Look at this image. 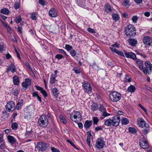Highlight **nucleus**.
<instances>
[{
    "mask_svg": "<svg viewBox=\"0 0 152 152\" xmlns=\"http://www.w3.org/2000/svg\"><path fill=\"white\" fill-rule=\"evenodd\" d=\"M129 1L128 0H123V4L125 7H129L130 5V4H129Z\"/></svg>",
    "mask_w": 152,
    "mask_h": 152,
    "instance_id": "e433bc0d",
    "label": "nucleus"
},
{
    "mask_svg": "<svg viewBox=\"0 0 152 152\" xmlns=\"http://www.w3.org/2000/svg\"><path fill=\"white\" fill-rule=\"evenodd\" d=\"M14 102L13 101H9L6 106V108L7 111L11 112L13 111L15 108Z\"/></svg>",
    "mask_w": 152,
    "mask_h": 152,
    "instance_id": "1a4fd4ad",
    "label": "nucleus"
},
{
    "mask_svg": "<svg viewBox=\"0 0 152 152\" xmlns=\"http://www.w3.org/2000/svg\"><path fill=\"white\" fill-rule=\"evenodd\" d=\"M88 31L91 33H95V31L94 29H92L90 28H88Z\"/></svg>",
    "mask_w": 152,
    "mask_h": 152,
    "instance_id": "603ef678",
    "label": "nucleus"
},
{
    "mask_svg": "<svg viewBox=\"0 0 152 152\" xmlns=\"http://www.w3.org/2000/svg\"><path fill=\"white\" fill-rule=\"evenodd\" d=\"M92 124V122L91 121H86L84 124V126L87 129L91 126Z\"/></svg>",
    "mask_w": 152,
    "mask_h": 152,
    "instance_id": "412c9836",
    "label": "nucleus"
},
{
    "mask_svg": "<svg viewBox=\"0 0 152 152\" xmlns=\"http://www.w3.org/2000/svg\"><path fill=\"white\" fill-rule=\"evenodd\" d=\"M63 58V56L60 54H57L55 56V58L57 59L58 60L61 59Z\"/></svg>",
    "mask_w": 152,
    "mask_h": 152,
    "instance_id": "a18cd8bd",
    "label": "nucleus"
},
{
    "mask_svg": "<svg viewBox=\"0 0 152 152\" xmlns=\"http://www.w3.org/2000/svg\"><path fill=\"white\" fill-rule=\"evenodd\" d=\"M39 3L42 5L44 6L45 4L46 1L45 0H38Z\"/></svg>",
    "mask_w": 152,
    "mask_h": 152,
    "instance_id": "de8ad7c7",
    "label": "nucleus"
},
{
    "mask_svg": "<svg viewBox=\"0 0 152 152\" xmlns=\"http://www.w3.org/2000/svg\"><path fill=\"white\" fill-rule=\"evenodd\" d=\"M56 76H54L53 75H51L50 83L51 84H53L56 81Z\"/></svg>",
    "mask_w": 152,
    "mask_h": 152,
    "instance_id": "cd10ccee",
    "label": "nucleus"
},
{
    "mask_svg": "<svg viewBox=\"0 0 152 152\" xmlns=\"http://www.w3.org/2000/svg\"><path fill=\"white\" fill-rule=\"evenodd\" d=\"M9 142L11 144H13L15 142L16 140L14 137L11 136L9 135L7 137Z\"/></svg>",
    "mask_w": 152,
    "mask_h": 152,
    "instance_id": "b1692460",
    "label": "nucleus"
},
{
    "mask_svg": "<svg viewBox=\"0 0 152 152\" xmlns=\"http://www.w3.org/2000/svg\"><path fill=\"white\" fill-rule=\"evenodd\" d=\"M82 85L85 92L87 93L91 92L92 91V88L89 83L84 81Z\"/></svg>",
    "mask_w": 152,
    "mask_h": 152,
    "instance_id": "39448f33",
    "label": "nucleus"
},
{
    "mask_svg": "<svg viewBox=\"0 0 152 152\" xmlns=\"http://www.w3.org/2000/svg\"><path fill=\"white\" fill-rule=\"evenodd\" d=\"M129 44L132 46H135L137 44V42L135 39L130 38L128 41Z\"/></svg>",
    "mask_w": 152,
    "mask_h": 152,
    "instance_id": "6ab92c4d",
    "label": "nucleus"
},
{
    "mask_svg": "<svg viewBox=\"0 0 152 152\" xmlns=\"http://www.w3.org/2000/svg\"><path fill=\"white\" fill-rule=\"evenodd\" d=\"M99 110L101 112L106 111V109L102 104H100L99 107Z\"/></svg>",
    "mask_w": 152,
    "mask_h": 152,
    "instance_id": "58836bf2",
    "label": "nucleus"
},
{
    "mask_svg": "<svg viewBox=\"0 0 152 152\" xmlns=\"http://www.w3.org/2000/svg\"><path fill=\"white\" fill-rule=\"evenodd\" d=\"M145 66L148 69V73L150 74L152 71V64L148 61H146L145 63Z\"/></svg>",
    "mask_w": 152,
    "mask_h": 152,
    "instance_id": "dca6fc26",
    "label": "nucleus"
},
{
    "mask_svg": "<svg viewBox=\"0 0 152 152\" xmlns=\"http://www.w3.org/2000/svg\"><path fill=\"white\" fill-rule=\"evenodd\" d=\"M73 70L76 73H79L80 72V69L77 67L74 68Z\"/></svg>",
    "mask_w": 152,
    "mask_h": 152,
    "instance_id": "8fccbe9b",
    "label": "nucleus"
},
{
    "mask_svg": "<svg viewBox=\"0 0 152 152\" xmlns=\"http://www.w3.org/2000/svg\"><path fill=\"white\" fill-rule=\"evenodd\" d=\"M1 21L2 24L3 25L5 26L7 28H9V26L7 24L5 23L4 21L2 20H1Z\"/></svg>",
    "mask_w": 152,
    "mask_h": 152,
    "instance_id": "e2e57ef3",
    "label": "nucleus"
},
{
    "mask_svg": "<svg viewBox=\"0 0 152 152\" xmlns=\"http://www.w3.org/2000/svg\"><path fill=\"white\" fill-rule=\"evenodd\" d=\"M31 84V81L28 78L26 79L25 81L22 83L23 89L24 91L26 90Z\"/></svg>",
    "mask_w": 152,
    "mask_h": 152,
    "instance_id": "9b49d317",
    "label": "nucleus"
},
{
    "mask_svg": "<svg viewBox=\"0 0 152 152\" xmlns=\"http://www.w3.org/2000/svg\"><path fill=\"white\" fill-rule=\"evenodd\" d=\"M125 32L126 35L129 37H134L136 34L135 28L134 26L131 24H129L126 26Z\"/></svg>",
    "mask_w": 152,
    "mask_h": 152,
    "instance_id": "f257e3e1",
    "label": "nucleus"
},
{
    "mask_svg": "<svg viewBox=\"0 0 152 152\" xmlns=\"http://www.w3.org/2000/svg\"><path fill=\"white\" fill-rule=\"evenodd\" d=\"M112 125L117 126L118 125L120 121V118L118 115L114 116L112 119Z\"/></svg>",
    "mask_w": 152,
    "mask_h": 152,
    "instance_id": "ddd939ff",
    "label": "nucleus"
},
{
    "mask_svg": "<svg viewBox=\"0 0 152 152\" xmlns=\"http://www.w3.org/2000/svg\"><path fill=\"white\" fill-rule=\"evenodd\" d=\"M116 53L121 56H124L123 53L121 51L118 50Z\"/></svg>",
    "mask_w": 152,
    "mask_h": 152,
    "instance_id": "680f3d73",
    "label": "nucleus"
},
{
    "mask_svg": "<svg viewBox=\"0 0 152 152\" xmlns=\"http://www.w3.org/2000/svg\"><path fill=\"white\" fill-rule=\"evenodd\" d=\"M138 18V17L136 15L134 16L132 18L133 22L134 23H136Z\"/></svg>",
    "mask_w": 152,
    "mask_h": 152,
    "instance_id": "79ce46f5",
    "label": "nucleus"
},
{
    "mask_svg": "<svg viewBox=\"0 0 152 152\" xmlns=\"http://www.w3.org/2000/svg\"><path fill=\"white\" fill-rule=\"evenodd\" d=\"M128 129L129 132L132 134H135L137 132L136 130L134 128L130 127Z\"/></svg>",
    "mask_w": 152,
    "mask_h": 152,
    "instance_id": "72a5a7b5",
    "label": "nucleus"
},
{
    "mask_svg": "<svg viewBox=\"0 0 152 152\" xmlns=\"http://www.w3.org/2000/svg\"><path fill=\"white\" fill-rule=\"evenodd\" d=\"M136 63L139 66L141 65H143V63L142 61L140 60H137V61Z\"/></svg>",
    "mask_w": 152,
    "mask_h": 152,
    "instance_id": "bf43d9fd",
    "label": "nucleus"
},
{
    "mask_svg": "<svg viewBox=\"0 0 152 152\" xmlns=\"http://www.w3.org/2000/svg\"><path fill=\"white\" fill-rule=\"evenodd\" d=\"M142 131L143 134H144L146 135L149 132V130L148 129H144L142 130Z\"/></svg>",
    "mask_w": 152,
    "mask_h": 152,
    "instance_id": "3c124183",
    "label": "nucleus"
},
{
    "mask_svg": "<svg viewBox=\"0 0 152 152\" xmlns=\"http://www.w3.org/2000/svg\"><path fill=\"white\" fill-rule=\"evenodd\" d=\"M110 99L113 102H116L119 101L121 98V94L117 92L113 91L109 94Z\"/></svg>",
    "mask_w": 152,
    "mask_h": 152,
    "instance_id": "20e7f679",
    "label": "nucleus"
},
{
    "mask_svg": "<svg viewBox=\"0 0 152 152\" xmlns=\"http://www.w3.org/2000/svg\"><path fill=\"white\" fill-rule=\"evenodd\" d=\"M104 124L107 126H111V125H112V119H107L105 120Z\"/></svg>",
    "mask_w": 152,
    "mask_h": 152,
    "instance_id": "bb28decb",
    "label": "nucleus"
},
{
    "mask_svg": "<svg viewBox=\"0 0 152 152\" xmlns=\"http://www.w3.org/2000/svg\"><path fill=\"white\" fill-rule=\"evenodd\" d=\"M13 82L15 85H18L19 84V79L18 76L15 75L13 77Z\"/></svg>",
    "mask_w": 152,
    "mask_h": 152,
    "instance_id": "4be33fe9",
    "label": "nucleus"
},
{
    "mask_svg": "<svg viewBox=\"0 0 152 152\" xmlns=\"http://www.w3.org/2000/svg\"><path fill=\"white\" fill-rule=\"evenodd\" d=\"M49 16L52 17H55L57 16V14L55 9L52 8L49 11Z\"/></svg>",
    "mask_w": 152,
    "mask_h": 152,
    "instance_id": "f3484780",
    "label": "nucleus"
},
{
    "mask_svg": "<svg viewBox=\"0 0 152 152\" xmlns=\"http://www.w3.org/2000/svg\"><path fill=\"white\" fill-rule=\"evenodd\" d=\"M48 120L47 117L44 115H42L39 118L38 123L39 126L42 127H45L48 124Z\"/></svg>",
    "mask_w": 152,
    "mask_h": 152,
    "instance_id": "7ed1b4c3",
    "label": "nucleus"
},
{
    "mask_svg": "<svg viewBox=\"0 0 152 152\" xmlns=\"http://www.w3.org/2000/svg\"><path fill=\"white\" fill-rule=\"evenodd\" d=\"M19 88L15 89L14 90L12 94L15 96L16 98L18 97V94L19 92Z\"/></svg>",
    "mask_w": 152,
    "mask_h": 152,
    "instance_id": "ea45409f",
    "label": "nucleus"
},
{
    "mask_svg": "<svg viewBox=\"0 0 152 152\" xmlns=\"http://www.w3.org/2000/svg\"><path fill=\"white\" fill-rule=\"evenodd\" d=\"M70 118L72 121L76 122L80 121L82 117L80 112L74 110L70 114Z\"/></svg>",
    "mask_w": 152,
    "mask_h": 152,
    "instance_id": "f03ea898",
    "label": "nucleus"
},
{
    "mask_svg": "<svg viewBox=\"0 0 152 152\" xmlns=\"http://www.w3.org/2000/svg\"><path fill=\"white\" fill-rule=\"evenodd\" d=\"M52 92L54 96L56 98H57L59 94L58 89L56 88H53L52 89Z\"/></svg>",
    "mask_w": 152,
    "mask_h": 152,
    "instance_id": "393cba45",
    "label": "nucleus"
},
{
    "mask_svg": "<svg viewBox=\"0 0 152 152\" xmlns=\"http://www.w3.org/2000/svg\"><path fill=\"white\" fill-rule=\"evenodd\" d=\"M10 70H11L13 73L16 72L15 67L13 64H11L10 66L8 67L6 72L8 73Z\"/></svg>",
    "mask_w": 152,
    "mask_h": 152,
    "instance_id": "a211bd4d",
    "label": "nucleus"
},
{
    "mask_svg": "<svg viewBox=\"0 0 152 152\" xmlns=\"http://www.w3.org/2000/svg\"><path fill=\"white\" fill-rule=\"evenodd\" d=\"M142 70H143V73L145 74H147V72L148 73V69L146 68H144Z\"/></svg>",
    "mask_w": 152,
    "mask_h": 152,
    "instance_id": "338daca9",
    "label": "nucleus"
},
{
    "mask_svg": "<svg viewBox=\"0 0 152 152\" xmlns=\"http://www.w3.org/2000/svg\"><path fill=\"white\" fill-rule=\"evenodd\" d=\"M93 119L94 124H97L99 121L98 118L97 117H94L93 118Z\"/></svg>",
    "mask_w": 152,
    "mask_h": 152,
    "instance_id": "a19ab883",
    "label": "nucleus"
},
{
    "mask_svg": "<svg viewBox=\"0 0 152 152\" xmlns=\"http://www.w3.org/2000/svg\"><path fill=\"white\" fill-rule=\"evenodd\" d=\"M1 12L4 15H7L9 13V10L7 8H5L1 9Z\"/></svg>",
    "mask_w": 152,
    "mask_h": 152,
    "instance_id": "c756f323",
    "label": "nucleus"
},
{
    "mask_svg": "<svg viewBox=\"0 0 152 152\" xmlns=\"http://www.w3.org/2000/svg\"><path fill=\"white\" fill-rule=\"evenodd\" d=\"M14 7L15 9H18L19 8V2L15 3L14 4Z\"/></svg>",
    "mask_w": 152,
    "mask_h": 152,
    "instance_id": "6e6d98bb",
    "label": "nucleus"
},
{
    "mask_svg": "<svg viewBox=\"0 0 152 152\" xmlns=\"http://www.w3.org/2000/svg\"><path fill=\"white\" fill-rule=\"evenodd\" d=\"M58 51L59 53L64 54L66 56H68V55L66 54V52L63 50L60 49H58Z\"/></svg>",
    "mask_w": 152,
    "mask_h": 152,
    "instance_id": "5fc2aeb1",
    "label": "nucleus"
},
{
    "mask_svg": "<svg viewBox=\"0 0 152 152\" xmlns=\"http://www.w3.org/2000/svg\"><path fill=\"white\" fill-rule=\"evenodd\" d=\"M25 65L26 66L28 67V69L32 72V69L30 67V65H29L28 63L26 62L25 63Z\"/></svg>",
    "mask_w": 152,
    "mask_h": 152,
    "instance_id": "4d7b16f0",
    "label": "nucleus"
},
{
    "mask_svg": "<svg viewBox=\"0 0 152 152\" xmlns=\"http://www.w3.org/2000/svg\"><path fill=\"white\" fill-rule=\"evenodd\" d=\"M61 122L64 124H65L66 123V121L64 117L62 115H60L59 117Z\"/></svg>",
    "mask_w": 152,
    "mask_h": 152,
    "instance_id": "c9c22d12",
    "label": "nucleus"
},
{
    "mask_svg": "<svg viewBox=\"0 0 152 152\" xmlns=\"http://www.w3.org/2000/svg\"><path fill=\"white\" fill-rule=\"evenodd\" d=\"M135 89L136 88L134 86L131 85L128 87L127 90L128 92L132 93L134 92Z\"/></svg>",
    "mask_w": 152,
    "mask_h": 152,
    "instance_id": "5701e85b",
    "label": "nucleus"
},
{
    "mask_svg": "<svg viewBox=\"0 0 152 152\" xmlns=\"http://www.w3.org/2000/svg\"><path fill=\"white\" fill-rule=\"evenodd\" d=\"M70 54L73 57H75L76 54V52L75 50H72L70 52Z\"/></svg>",
    "mask_w": 152,
    "mask_h": 152,
    "instance_id": "37998d69",
    "label": "nucleus"
},
{
    "mask_svg": "<svg viewBox=\"0 0 152 152\" xmlns=\"http://www.w3.org/2000/svg\"><path fill=\"white\" fill-rule=\"evenodd\" d=\"M18 126V124L16 123H13L11 126L12 129L14 130H16Z\"/></svg>",
    "mask_w": 152,
    "mask_h": 152,
    "instance_id": "473e14b6",
    "label": "nucleus"
},
{
    "mask_svg": "<svg viewBox=\"0 0 152 152\" xmlns=\"http://www.w3.org/2000/svg\"><path fill=\"white\" fill-rule=\"evenodd\" d=\"M104 145V142L102 138L101 137L99 138L97 140L96 143V147L99 149L103 148Z\"/></svg>",
    "mask_w": 152,
    "mask_h": 152,
    "instance_id": "f8f14e48",
    "label": "nucleus"
},
{
    "mask_svg": "<svg viewBox=\"0 0 152 152\" xmlns=\"http://www.w3.org/2000/svg\"><path fill=\"white\" fill-rule=\"evenodd\" d=\"M31 18L34 20H36L37 19L36 14L35 13H32L31 15Z\"/></svg>",
    "mask_w": 152,
    "mask_h": 152,
    "instance_id": "09e8293b",
    "label": "nucleus"
},
{
    "mask_svg": "<svg viewBox=\"0 0 152 152\" xmlns=\"http://www.w3.org/2000/svg\"><path fill=\"white\" fill-rule=\"evenodd\" d=\"M5 48L3 44H0V52H2L4 50V48Z\"/></svg>",
    "mask_w": 152,
    "mask_h": 152,
    "instance_id": "864d4df0",
    "label": "nucleus"
},
{
    "mask_svg": "<svg viewBox=\"0 0 152 152\" xmlns=\"http://www.w3.org/2000/svg\"><path fill=\"white\" fill-rule=\"evenodd\" d=\"M121 122L122 124L126 125L129 123V121L127 118H124L121 120Z\"/></svg>",
    "mask_w": 152,
    "mask_h": 152,
    "instance_id": "7c9ffc66",
    "label": "nucleus"
},
{
    "mask_svg": "<svg viewBox=\"0 0 152 152\" xmlns=\"http://www.w3.org/2000/svg\"><path fill=\"white\" fill-rule=\"evenodd\" d=\"M91 107V109L93 111L96 110H97L98 108L97 104L96 103H94L92 105Z\"/></svg>",
    "mask_w": 152,
    "mask_h": 152,
    "instance_id": "2f4dec72",
    "label": "nucleus"
},
{
    "mask_svg": "<svg viewBox=\"0 0 152 152\" xmlns=\"http://www.w3.org/2000/svg\"><path fill=\"white\" fill-rule=\"evenodd\" d=\"M143 42L146 45H150L152 43V38L149 36H145L143 38Z\"/></svg>",
    "mask_w": 152,
    "mask_h": 152,
    "instance_id": "4468645a",
    "label": "nucleus"
},
{
    "mask_svg": "<svg viewBox=\"0 0 152 152\" xmlns=\"http://www.w3.org/2000/svg\"><path fill=\"white\" fill-rule=\"evenodd\" d=\"M139 107L145 112L147 111L146 110L141 104H139Z\"/></svg>",
    "mask_w": 152,
    "mask_h": 152,
    "instance_id": "69168bd1",
    "label": "nucleus"
},
{
    "mask_svg": "<svg viewBox=\"0 0 152 152\" xmlns=\"http://www.w3.org/2000/svg\"><path fill=\"white\" fill-rule=\"evenodd\" d=\"M78 5L81 7H84L85 5V0H76Z\"/></svg>",
    "mask_w": 152,
    "mask_h": 152,
    "instance_id": "aec40b11",
    "label": "nucleus"
},
{
    "mask_svg": "<svg viewBox=\"0 0 152 152\" xmlns=\"http://www.w3.org/2000/svg\"><path fill=\"white\" fill-rule=\"evenodd\" d=\"M35 86L36 88V89L37 90H39L40 91H42V90L43 89V88H42L40 87H39L38 86Z\"/></svg>",
    "mask_w": 152,
    "mask_h": 152,
    "instance_id": "0e129e2a",
    "label": "nucleus"
},
{
    "mask_svg": "<svg viewBox=\"0 0 152 152\" xmlns=\"http://www.w3.org/2000/svg\"><path fill=\"white\" fill-rule=\"evenodd\" d=\"M102 116L100 118L102 120L105 117L108 116L110 115V114L109 113H107L106 111L102 112Z\"/></svg>",
    "mask_w": 152,
    "mask_h": 152,
    "instance_id": "c85d7f7f",
    "label": "nucleus"
},
{
    "mask_svg": "<svg viewBox=\"0 0 152 152\" xmlns=\"http://www.w3.org/2000/svg\"><path fill=\"white\" fill-rule=\"evenodd\" d=\"M124 54L126 57L127 58H131L134 60L136 59L137 58L135 55L132 52L127 53L125 52Z\"/></svg>",
    "mask_w": 152,
    "mask_h": 152,
    "instance_id": "2eb2a0df",
    "label": "nucleus"
},
{
    "mask_svg": "<svg viewBox=\"0 0 152 152\" xmlns=\"http://www.w3.org/2000/svg\"><path fill=\"white\" fill-rule=\"evenodd\" d=\"M112 17L113 20L115 21H118L120 19L119 16L117 13H113L112 14Z\"/></svg>",
    "mask_w": 152,
    "mask_h": 152,
    "instance_id": "a878e982",
    "label": "nucleus"
},
{
    "mask_svg": "<svg viewBox=\"0 0 152 152\" xmlns=\"http://www.w3.org/2000/svg\"><path fill=\"white\" fill-rule=\"evenodd\" d=\"M51 150L53 152H60L58 149L54 147L51 148Z\"/></svg>",
    "mask_w": 152,
    "mask_h": 152,
    "instance_id": "052dcab7",
    "label": "nucleus"
},
{
    "mask_svg": "<svg viewBox=\"0 0 152 152\" xmlns=\"http://www.w3.org/2000/svg\"><path fill=\"white\" fill-rule=\"evenodd\" d=\"M34 108L32 106L27 107L26 110L24 112L25 118H27L29 116H31L34 112Z\"/></svg>",
    "mask_w": 152,
    "mask_h": 152,
    "instance_id": "423d86ee",
    "label": "nucleus"
},
{
    "mask_svg": "<svg viewBox=\"0 0 152 152\" xmlns=\"http://www.w3.org/2000/svg\"><path fill=\"white\" fill-rule=\"evenodd\" d=\"M105 10L107 12H111V7L108 4H107L105 6Z\"/></svg>",
    "mask_w": 152,
    "mask_h": 152,
    "instance_id": "f704fd0d",
    "label": "nucleus"
},
{
    "mask_svg": "<svg viewBox=\"0 0 152 152\" xmlns=\"http://www.w3.org/2000/svg\"><path fill=\"white\" fill-rule=\"evenodd\" d=\"M5 147V145L4 142L0 143V149H2Z\"/></svg>",
    "mask_w": 152,
    "mask_h": 152,
    "instance_id": "774afa93",
    "label": "nucleus"
},
{
    "mask_svg": "<svg viewBox=\"0 0 152 152\" xmlns=\"http://www.w3.org/2000/svg\"><path fill=\"white\" fill-rule=\"evenodd\" d=\"M48 145V144L46 143L38 142L37 144V148L39 151H43L46 149Z\"/></svg>",
    "mask_w": 152,
    "mask_h": 152,
    "instance_id": "6e6552de",
    "label": "nucleus"
},
{
    "mask_svg": "<svg viewBox=\"0 0 152 152\" xmlns=\"http://www.w3.org/2000/svg\"><path fill=\"white\" fill-rule=\"evenodd\" d=\"M40 92L43 94L44 97H45L47 96L48 95L46 92L43 89L40 91Z\"/></svg>",
    "mask_w": 152,
    "mask_h": 152,
    "instance_id": "49530a36",
    "label": "nucleus"
},
{
    "mask_svg": "<svg viewBox=\"0 0 152 152\" xmlns=\"http://www.w3.org/2000/svg\"><path fill=\"white\" fill-rule=\"evenodd\" d=\"M139 143L141 147L143 149H146L149 147V143L145 138H141L140 140Z\"/></svg>",
    "mask_w": 152,
    "mask_h": 152,
    "instance_id": "0eeeda50",
    "label": "nucleus"
},
{
    "mask_svg": "<svg viewBox=\"0 0 152 152\" xmlns=\"http://www.w3.org/2000/svg\"><path fill=\"white\" fill-rule=\"evenodd\" d=\"M72 48V47L69 45L66 44L65 45V48L68 51L71 50Z\"/></svg>",
    "mask_w": 152,
    "mask_h": 152,
    "instance_id": "c03bdc74",
    "label": "nucleus"
},
{
    "mask_svg": "<svg viewBox=\"0 0 152 152\" xmlns=\"http://www.w3.org/2000/svg\"><path fill=\"white\" fill-rule=\"evenodd\" d=\"M124 78V81L126 82H130L131 81V77L129 75H126Z\"/></svg>",
    "mask_w": 152,
    "mask_h": 152,
    "instance_id": "4c0bfd02",
    "label": "nucleus"
},
{
    "mask_svg": "<svg viewBox=\"0 0 152 152\" xmlns=\"http://www.w3.org/2000/svg\"><path fill=\"white\" fill-rule=\"evenodd\" d=\"M137 123L139 126L143 128L144 127L146 128H148L149 125L148 124H146L145 121L142 118H138L137 120Z\"/></svg>",
    "mask_w": 152,
    "mask_h": 152,
    "instance_id": "9d476101",
    "label": "nucleus"
},
{
    "mask_svg": "<svg viewBox=\"0 0 152 152\" xmlns=\"http://www.w3.org/2000/svg\"><path fill=\"white\" fill-rule=\"evenodd\" d=\"M110 50L113 52H114L115 53H116L117 52L118 50L115 48H114L113 47H110Z\"/></svg>",
    "mask_w": 152,
    "mask_h": 152,
    "instance_id": "13d9d810",
    "label": "nucleus"
}]
</instances>
